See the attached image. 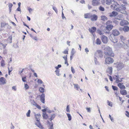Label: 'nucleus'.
<instances>
[{
	"label": "nucleus",
	"mask_w": 129,
	"mask_h": 129,
	"mask_svg": "<svg viewBox=\"0 0 129 129\" xmlns=\"http://www.w3.org/2000/svg\"><path fill=\"white\" fill-rule=\"evenodd\" d=\"M104 53L106 55L112 57L114 56V54L112 51V49L109 47H105L104 48Z\"/></svg>",
	"instance_id": "1"
},
{
	"label": "nucleus",
	"mask_w": 129,
	"mask_h": 129,
	"mask_svg": "<svg viewBox=\"0 0 129 129\" xmlns=\"http://www.w3.org/2000/svg\"><path fill=\"white\" fill-rule=\"evenodd\" d=\"M96 28L94 27H92L91 28H90L89 29V31L91 33L93 36V45H95V43L94 41L95 40V37L96 36L94 34V32L95 31H96Z\"/></svg>",
	"instance_id": "2"
},
{
	"label": "nucleus",
	"mask_w": 129,
	"mask_h": 129,
	"mask_svg": "<svg viewBox=\"0 0 129 129\" xmlns=\"http://www.w3.org/2000/svg\"><path fill=\"white\" fill-rule=\"evenodd\" d=\"M105 62L106 64H109L113 62L114 60L112 58L109 57H108L105 58Z\"/></svg>",
	"instance_id": "3"
},
{
	"label": "nucleus",
	"mask_w": 129,
	"mask_h": 129,
	"mask_svg": "<svg viewBox=\"0 0 129 129\" xmlns=\"http://www.w3.org/2000/svg\"><path fill=\"white\" fill-rule=\"evenodd\" d=\"M106 4L107 5H110L111 4H112V5H114L115 4L117 3L114 0H106Z\"/></svg>",
	"instance_id": "4"
},
{
	"label": "nucleus",
	"mask_w": 129,
	"mask_h": 129,
	"mask_svg": "<svg viewBox=\"0 0 129 129\" xmlns=\"http://www.w3.org/2000/svg\"><path fill=\"white\" fill-rule=\"evenodd\" d=\"M112 34L114 36H117L119 35L120 33L118 30L115 29L112 30Z\"/></svg>",
	"instance_id": "5"
},
{
	"label": "nucleus",
	"mask_w": 129,
	"mask_h": 129,
	"mask_svg": "<svg viewBox=\"0 0 129 129\" xmlns=\"http://www.w3.org/2000/svg\"><path fill=\"white\" fill-rule=\"evenodd\" d=\"M101 39L102 42L104 43H107L108 41V38L104 35L101 36Z\"/></svg>",
	"instance_id": "6"
},
{
	"label": "nucleus",
	"mask_w": 129,
	"mask_h": 129,
	"mask_svg": "<svg viewBox=\"0 0 129 129\" xmlns=\"http://www.w3.org/2000/svg\"><path fill=\"white\" fill-rule=\"evenodd\" d=\"M128 21L125 20H122L120 22V25L122 26L128 25Z\"/></svg>",
	"instance_id": "7"
},
{
	"label": "nucleus",
	"mask_w": 129,
	"mask_h": 129,
	"mask_svg": "<svg viewBox=\"0 0 129 129\" xmlns=\"http://www.w3.org/2000/svg\"><path fill=\"white\" fill-rule=\"evenodd\" d=\"M45 94L44 93H42L40 96V100L41 102L43 103H45Z\"/></svg>",
	"instance_id": "8"
},
{
	"label": "nucleus",
	"mask_w": 129,
	"mask_h": 129,
	"mask_svg": "<svg viewBox=\"0 0 129 129\" xmlns=\"http://www.w3.org/2000/svg\"><path fill=\"white\" fill-rule=\"evenodd\" d=\"M37 121V122H35V123L36 125L41 129H44V128L43 127V126L41 124L40 121Z\"/></svg>",
	"instance_id": "9"
},
{
	"label": "nucleus",
	"mask_w": 129,
	"mask_h": 129,
	"mask_svg": "<svg viewBox=\"0 0 129 129\" xmlns=\"http://www.w3.org/2000/svg\"><path fill=\"white\" fill-rule=\"evenodd\" d=\"M113 26L112 24L108 25L106 27V29L108 31H110L113 28Z\"/></svg>",
	"instance_id": "10"
},
{
	"label": "nucleus",
	"mask_w": 129,
	"mask_h": 129,
	"mask_svg": "<svg viewBox=\"0 0 129 129\" xmlns=\"http://www.w3.org/2000/svg\"><path fill=\"white\" fill-rule=\"evenodd\" d=\"M116 78L115 80V82L117 83H120V82H121L122 81V79L124 78H121L120 79L117 76H116Z\"/></svg>",
	"instance_id": "11"
},
{
	"label": "nucleus",
	"mask_w": 129,
	"mask_h": 129,
	"mask_svg": "<svg viewBox=\"0 0 129 129\" xmlns=\"http://www.w3.org/2000/svg\"><path fill=\"white\" fill-rule=\"evenodd\" d=\"M0 84H4L6 83L5 79L3 77H1L0 78Z\"/></svg>",
	"instance_id": "12"
},
{
	"label": "nucleus",
	"mask_w": 129,
	"mask_h": 129,
	"mask_svg": "<svg viewBox=\"0 0 129 129\" xmlns=\"http://www.w3.org/2000/svg\"><path fill=\"white\" fill-rule=\"evenodd\" d=\"M35 116L36 121H40V119H39V118L41 116V114L40 113L35 114Z\"/></svg>",
	"instance_id": "13"
},
{
	"label": "nucleus",
	"mask_w": 129,
	"mask_h": 129,
	"mask_svg": "<svg viewBox=\"0 0 129 129\" xmlns=\"http://www.w3.org/2000/svg\"><path fill=\"white\" fill-rule=\"evenodd\" d=\"M90 19L92 21H95L97 19V16L95 14L91 15V16Z\"/></svg>",
	"instance_id": "14"
},
{
	"label": "nucleus",
	"mask_w": 129,
	"mask_h": 129,
	"mask_svg": "<svg viewBox=\"0 0 129 129\" xmlns=\"http://www.w3.org/2000/svg\"><path fill=\"white\" fill-rule=\"evenodd\" d=\"M91 14L89 13H87L85 14L84 15V17L85 18H90L91 16Z\"/></svg>",
	"instance_id": "15"
},
{
	"label": "nucleus",
	"mask_w": 129,
	"mask_h": 129,
	"mask_svg": "<svg viewBox=\"0 0 129 129\" xmlns=\"http://www.w3.org/2000/svg\"><path fill=\"white\" fill-rule=\"evenodd\" d=\"M118 14L117 12L115 11H113L112 13L110 14L109 16L110 17H115Z\"/></svg>",
	"instance_id": "16"
},
{
	"label": "nucleus",
	"mask_w": 129,
	"mask_h": 129,
	"mask_svg": "<svg viewBox=\"0 0 129 129\" xmlns=\"http://www.w3.org/2000/svg\"><path fill=\"white\" fill-rule=\"evenodd\" d=\"M122 83H119L118 84V86L120 89H125V86L123 85Z\"/></svg>",
	"instance_id": "17"
},
{
	"label": "nucleus",
	"mask_w": 129,
	"mask_h": 129,
	"mask_svg": "<svg viewBox=\"0 0 129 129\" xmlns=\"http://www.w3.org/2000/svg\"><path fill=\"white\" fill-rule=\"evenodd\" d=\"M123 30L125 32H128L129 31V27L128 26H124L123 28Z\"/></svg>",
	"instance_id": "18"
},
{
	"label": "nucleus",
	"mask_w": 129,
	"mask_h": 129,
	"mask_svg": "<svg viewBox=\"0 0 129 129\" xmlns=\"http://www.w3.org/2000/svg\"><path fill=\"white\" fill-rule=\"evenodd\" d=\"M42 116L43 118L45 119H47L48 117V116L46 114V112L43 113Z\"/></svg>",
	"instance_id": "19"
},
{
	"label": "nucleus",
	"mask_w": 129,
	"mask_h": 129,
	"mask_svg": "<svg viewBox=\"0 0 129 129\" xmlns=\"http://www.w3.org/2000/svg\"><path fill=\"white\" fill-rule=\"evenodd\" d=\"M98 54L99 56L100 57H102L103 56V53L102 50H99L97 51Z\"/></svg>",
	"instance_id": "20"
},
{
	"label": "nucleus",
	"mask_w": 129,
	"mask_h": 129,
	"mask_svg": "<svg viewBox=\"0 0 129 129\" xmlns=\"http://www.w3.org/2000/svg\"><path fill=\"white\" fill-rule=\"evenodd\" d=\"M7 44H4L2 43H0V49H2L3 48H5Z\"/></svg>",
	"instance_id": "21"
},
{
	"label": "nucleus",
	"mask_w": 129,
	"mask_h": 129,
	"mask_svg": "<svg viewBox=\"0 0 129 129\" xmlns=\"http://www.w3.org/2000/svg\"><path fill=\"white\" fill-rule=\"evenodd\" d=\"M120 93L122 95H125L127 94V92L125 90H121Z\"/></svg>",
	"instance_id": "22"
},
{
	"label": "nucleus",
	"mask_w": 129,
	"mask_h": 129,
	"mask_svg": "<svg viewBox=\"0 0 129 129\" xmlns=\"http://www.w3.org/2000/svg\"><path fill=\"white\" fill-rule=\"evenodd\" d=\"M101 20L105 21L107 20V18L105 16H101Z\"/></svg>",
	"instance_id": "23"
},
{
	"label": "nucleus",
	"mask_w": 129,
	"mask_h": 129,
	"mask_svg": "<svg viewBox=\"0 0 129 129\" xmlns=\"http://www.w3.org/2000/svg\"><path fill=\"white\" fill-rule=\"evenodd\" d=\"M9 12H11V8L13 5L11 3H9Z\"/></svg>",
	"instance_id": "24"
},
{
	"label": "nucleus",
	"mask_w": 129,
	"mask_h": 129,
	"mask_svg": "<svg viewBox=\"0 0 129 129\" xmlns=\"http://www.w3.org/2000/svg\"><path fill=\"white\" fill-rule=\"evenodd\" d=\"M44 89L42 87H40L39 88V91L40 92L43 93L44 92Z\"/></svg>",
	"instance_id": "25"
},
{
	"label": "nucleus",
	"mask_w": 129,
	"mask_h": 129,
	"mask_svg": "<svg viewBox=\"0 0 129 129\" xmlns=\"http://www.w3.org/2000/svg\"><path fill=\"white\" fill-rule=\"evenodd\" d=\"M92 5L93 6L97 5V0H92Z\"/></svg>",
	"instance_id": "26"
},
{
	"label": "nucleus",
	"mask_w": 129,
	"mask_h": 129,
	"mask_svg": "<svg viewBox=\"0 0 129 129\" xmlns=\"http://www.w3.org/2000/svg\"><path fill=\"white\" fill-rule=\"evenodd\" d=\"M67 115L68 118V120L70 121L72 119L71 116L70 114L69 113H67Z\"/></svg>",
	"instance_id": "27"
},
{
	"label": "nucleus",
	"mask_w": 129,
	"mask_h": 129,
	"mask_svg": "<svg viewBox=\"0 0 129 129\" xmlns=\"http://www.w3.org/2000/svg\"><path fill=\"white\" fill-rule=\"evenodd\" d=\"M110 39L114 43H116L118 42V40L117 39H111V38H110Z\"/></svg>",
	"instance_id": "28"
},
{
	"label": "nucleus",
	"mask_w": 129,
	"mask_h": 129,
	"mask_svg": "<svg viewBox=\"0 0 129 129\" xmlns=\"http://www.w3.org/2000/svg\"><path fill=\"white\" fill-rule=\"evenodd\" d=\"M55 117V115L54 114H53L51 115V117L50 118V119L51 121L53 120L54 118Z\"/></svg>",
	"instance_id": "29"
},
{
	"label": "nucleus",
	"mask_w": 129,
	"mask_h": 129,
	"mask_svg": "<svg viewBox=\"0 0 129 129\" xmlns=\"http://www.w3.org/2000/svg\"><path fill=\"white\" fill-rule=\"evenodd\" d=\"M7 24H6L5 23H1V27L2 28L5 27V26Z\"/></svg>",
	"instance_id": "30"
},
{
	"label": "nucleus",
	"mask_w": 129,
	"mask_h": 129,
	"mask_svg": "<svg viewBox=\"0 0 129 129\" xmlns=\"http://www.w3.org/2000/svg\"><path fill=\"white\" fill-rule=\"evenodd\" d=\"M1 66L3 67L5 65V61L4 60H2L1 61Z\"/></svg>",
	"instance_id": "31"
},
{
	"label": "nucleus",
	"mask_w": 129,
	"mask_h": 129,
	"mask_svg": "<svg viewBox=\"0 0 129 129\" xmlns=\"http://www.w3.org/2000/svg\"><path fill=\"white\" fill-rule=\"evenodd\" d=\"M96 53H95L94 54V61L95 64H96L97 59L96 58Z\"/></svg>",
	"instance_id": "32"
},
{
	"label": "nucleus",
	"mask_w": 129,
	"mask_h": 129,
	"mask_svg": "<svg viewBox=\"0 0 129 129\" xmlns=\"http://www.w3.org/2000/svg\"><path fill=\"white\" fill-rule=\"evenodd\" d=\"M55 72H56V74L58 76H59L60 75L59 73V71L58 70L56 69L55 71Z\"/></svg>",
	"instance_id": "33"
},
{
	"label": "nucleus",
	"mask_w": 129,
	"mask_h": 129,
	"mask_svg": "<svg viewBox=\"0 0 129 129\" xmlns=\"http://www.w3.org/2000/svg\"><path fill=\"white\" fill-rule=\"evenodd\" d=\"M30 110H29L26 114V116L27 117H29L30 116Z\"/></svg>",
	"instance_id": "34"
},
{
	"label": "nucleus",
	"mask_w": 129,
	"mask_h": 129,
	"mask_svg": "<svg viewBox=\"0 0 129 129\" xmlns=\"http://www.w3.org/2000/svg\"><path fill=\"white\" fill-rule=\"evenodd\" d=\"M74 88H76V89L78 90V88H80V87L77 84H74Z\"/></svg>",
	"instance_id": "35"
},
{
	"label": "nucleus",
	"mask_w": 129,
	"mask_h": 129,
	"mask_svg": "<svg viewBox=\"0 0 129 129\" xmlns=\"http://www.w3.org/2000/svg\"><path fill=\"white\" fill-rule=\"evenodd\" d=\"M75 53V52L74 51V48L72 49L71 52V54L73 55Z\"/></svg>",
	"instance_id": "36"
},
{
	"label": "nucleus",
	"mask_w": 129,
	"mask_h": 129,
	"mask_svg": "<svg viewBox=\"0 0 129 129\" xmlns=\"http://www.w3.org/2000/svg\"><path fill=\"white\" fill-rule=\"evenodd\" d=\"M97 31L98 33L100 35L103 34H104V32L102 31H101L98 30H97Z\"/></svg>",
	"instance_id": "37"
},
{
	"label": "nucleus",
	"mask_w": 129,
	"mask_h": 129,
	"mask_svg": "<svg viewBox=\"0 0 129 129\" xmlns=\"http://www.w3.org/2000/svg\"><path fill=\"white\" fill-rule=\"evenodd\" d=\"M107 102L109 106H110L111 107H112V103L111 102H110L109 101H108Z\"/></svg>",
	"instance_id": "38"
},
{
	"label": "nucleus",
	"mask_w": 129,
	"mask_h": 129,
	"mask_svg": "<svg viewBox=\"0 0 129 129\" xmlns=\"http://www.w3.org/2000/svg\"><path fill=\"white\" fill-rule=\"evenodd\" d=\"M99 9L102 11H104L105 10L104 8L102 6H100L99 8Z\"/></svg>",
	"instance_id": "39"
},
{
	"label": "nucleus",
	"mask_w": 129,
	"mask_h": 129,
	"mask_svg": "<svg viewBox=\"0 0 129 129\" xmlns=\"http://www.w3.org/2000/svg\"><path fill=\"white\" fill-rule=\"evenodd\" d=\"M113 89L114 90H118V88L116 86H112Z\"/></svg>",
	"instance_id": "40"
},
{
	"label": "nucleus",
	"mask_w": 129,
	"mask_h": 129,
	"mask_svg": "<svg viewBox=\"0 0 129 129\" xmlns=\"http://www.w3.org/2000/svg\"><path fill=\"white\" fill-rule=\"evenodd\" d=\"M46 111L47 112L49 113H51V111H50L48 107H47L46 108Z\"/></svg>",
	"instance_id": "41"
},
{
	"label": "nucleus",
	"mask_w": 129,
	"mask_h": 129,
	"mask_svg": "<svg viewBox=\"0 0 129 129\" xmlns=\"http://www.w3.org/2000/svg\"><path fill=\"white\" fill-rule=\"evenodd\" d=\"M101 43V40L98 38H97V44H100Z\"/></svg>",
	"instance_id": "42"
},
{
	"label": "nucleus",
	"mask_w": 129,
	"mask_h": 129,
	"mask_svg": "<svg viewBox=\"0 0 129 129\" xmlns=\"http://www.w3.org/2000/svg\"><path fill=\"white\" fill-rule=\"evenodd\" d=\"M120 38L121 41H124L125 40L124 37L122 36H120Z\"/></svg>",
	"instance_id": "43"
},
{
	"label": "nucleus",
	"mask_w": 129,
	"mask_h": 129,
	"mask_svg": "<svg viewBox=\"0 0 129 129\" xmlns=\"http://www.w3.org/2000/svg\"><path fill=\"white\" fill-rule=\"evenodd\" d=\"M37 82L39 83H40L41 84L43 83V82L42 80L40 79H38Z\"/></svg>",
	"instance_id": "44"
},
{
	"label": "nucleus",
	"mask_w": 129,
	"mask_h": 129,
	"mask_svg": "<svg viewBox=\"0 0 129 129\" xmlns=\"http://www.w3.org/2000/svg\"><path fill=\"white\" fill-rule=\"evenodd\" d=\"M108 69L110 73H112V68L111 67H109L108 68Z\"/></svg>",
	"instance_id": "45"
},
{
	"label": "nucleus",
	"mask_w": 129,
	"mask_h": 129,
	"mask_svg": "<svg viewBox=\"0 0 129 129\" xmlns=\"http://www.w3.org/2000/svg\"><path fill=\"white\" fill-rule=\"evenodd\" d=\"M61 67V66L60 64H58L57 65V66L56 67H55V68L57 70H58V68H60Z\"/></svg>",
	"instance_id": "46"
},
{
	"label": "nucleus",
	"mask_w": 129,
	"mask_h": 129,
	"mask_svg": "<svg viewBox=\"0 0 129 129\" xmlns=\"http://www.w3.org/2000/svg\"><path fill=\"white\" fill-rule=\"evenodd\" d=\"M126 115L128 117H129V112L127 111H125Z\"/></svg>",
	"instance_id": "47"
},
{
	"label": "nucleus",
	"mask_w": 129,
	"mask_h": 129,
	"mask_svg": "<svg viewBox=\"0 0 129 129\" xmlns=\"http://www.w3.org/2000/svg\"><path fill=\"white\" fill-rule=\"evenodd\" d=\"M66 111L68 112H70V111L69 110V105H68L67 106V108H66Z\"/></svg>",
	"instance_id": "48"
},
{
	"label": "nucleus",
	"mask_w": 129,
	"mask_h": 129,
	"mask_svg": "<svg viewBox=\"0 0 129 129\" xmlns=\"http://www.w3.org/2000/svg\"><path fill=\"white\" fill-rule=\"evenodd\" d=\"M52 8L55 11V12L56 13H57V10L56 7H53Z\"/></svg>",
	"instance_id": "49"
},
{
	"label": "nucleus",
	"mask_w": 129,
	"mask_h": 129,
	"mask_svg": "<svg viewBox=\"0 0 129 129\" xmlns=\"http://www.w3.org/2000/svg\"><path fill=\"white\" fill-rule=\"evenodd\" d=\"M25 87L26 89H27L29 88V86L27 84H25Z\"/></svg>",
	"instance_id": "50"
},
{
	"label": "nucleus",
	"mask_w": 129,
	"mask_h": 129,
	"mask_svg": "<svg viewBox=\"0 0 129 129\" xmlns=\"http://www.w3.org/2000/svg\"><path fill=\"white\" fill-rule=\"evenodd\" d=\"M50 126L49 128V129H53V124L52 123L50 124Z\"/></svg>",
	"instance_id": "51"
},
{
	"label": "nucleus",
	"mask_w": 129,
	"mask_h": 129,
	"mask_svg": "<svg viewBox=\"0 0 129 129\" xmlns=\"http://www.w3.org/2000/svg\"><path fill=\"white\" fill-rule=\"evenodd\" d=\"M71 71L74 74L75 73V70L72 67H71Z\"/></svg>",
	"instance_id": "52"
},
{
	"label": "nucleus",
	"mask_w": 129,
	"mask_h": 129,
	"mask_svg": "<svg viewBox=\"0 0 129 129\" xmlns=\"http://www.w3.org/2000/svg\"><path fill=\"white\" fill-rule=\"evenodd\" d=\"M36 106L37 108H38L39 109H41V106L38 105L37 104L36 105Z\"/></svg>",
	"instance_id": "53"
},
{
	"label": "nucleus",
	"mask_w": 129,
	"mask_h": 129,
	"mask_svg": "<svg viewBox=\"0 0 129 129\" xmlns=\"http://www.w3.org/2000/svg\"><path fill=\"white\" fill-rule=\"evenodd\" d=\"M85 51L86 52L87 54H88V52H89V51L87 48H86L85 49Z\"/></svg>",
	"instance_id": "54"
},
{
	"label": "nucleus",
	"mask_w": 129,
	"mask_h": 129,
	"mask_svg": "<svg viewBox=\"0 0 129 129\" xmlns=\"http://www.w3.org/2000/svg\"><path fill=\"white\" fill-rule=\"evenodd\" d=\"M67 55H66L65 56L63 57V58L65 60H67Z\"/></svg>",
	"instance_id": "55"
},
{
	"label": "nucleus",
	"mask_w": 129,
	"mask_h": 129,
	"mask_svg": "<svg viewBox=\"0 0 129 129\" xmlns=\"http://www.w3.org/2000/svg\"><path fill=\"white\" fill-rule=\"evenodd\" d=\"M86 110H87L88 112H90L91 111V110H90V108H86Z\"/></svg>",
	"instance_id": "56"
},
{
	"label": "nucleus",
	"mask_w": 129,
	"mask_h": 129,
	"mask_svg": "<svg viewBox=\"0 0 129 129\" xmlns=\"http://www.w3.org/2000/svg\"><path fill=\"white\" fill-rule=\"evenodd\" d=\"M23 70H24V69H22V70H21V71H19V74L20 75H21V73H22V72H23Z\"/></svg>",
	"instance_id": "57"
},
{
	"label": "nucleus",
	"mask_w": 129,
	"mask_h": 129,
	"mask_svg": "<svg viewBox=\"0 0 129 129\" xmlns=\"http://www.w3.org/2000/svg\"><path fill=\"white\" fill-rule=\"evenodd\" d=\"M63 53L64 54H68V51L67 50H65L64 52H63Z\"/></svg>",
	"instance_id": "58"
},
{
	"label": "nucleus",
	"mask_w": 129,
	"mask_h": 129,
	"mask_svg": "<svg viewBox=\"0 0 129 129\" xmlns=\"http://www.w3.org/2000/svg\"><path fill=\"white\" fill-rule=\"evenodd\" d=\"M42 111L43 112V113L46 112V108L43 109H42Z\"/></svg>",
	"instance_id": "59"
},
{
	"label": "nucleus",
	"mask_w": 129,
	"mask_h": 129,
	"mask_svg": "<svg viewBox=\"0 0 129 129\" xmlns=\"http://www.w3.org/2000/svg\"><path fill=\"white\" fill-rule=\"evenodd\" d=\"M121 6L122 8V9H123L124 10H125L126 9V8L124 6V5H121Z\"/></svg>",
	"instance_id": "60"
},
{
	"label": "nucleus",
	"mask_w": 129,
	"mask_h": 129,
	"mask_svg": "<svg viewBox=\"0 0 129 129\" xmlns=\"http://www.w3.org/2000/svg\"><path fill=\"white\" fill-rule=\"evenodd\" d=\"M12 89H14L15 91L16 90V87L15 86H13L12 87Z\"/></svg>",
	"instance_id": "61"
},
{
	"label": "nucleus",
	"mask_w": 129,
	"mask_h": 129,
	"mask_svg": "<svg viewBox=\"0 0 129 129\" xmlns=\"http://www.w3.org/2000/svg\"><path fill=\"white\" fill-rule=\"evenodd\" d=\"M29 13H30L32 11L33 9L31 8H29L28 9Z\"/></svg>",
	"instance_id": "62"
},
{
	"label": "nucleus",
	"mask_w": 129,
	"mask_h": 129,
	"mask_svg": "<svg viewBox=\"0 0 129 129\" xmlns=\"http://www.w3.org/2000/svg\"><path fill=\"white\" fill-rule=\"evenodd\" d=\"M109 79L111 81H113V79H112V77L111 76H109Z\"/></svg>",
	"instance_id": "63"
},
{
	"label": "nucleus",
	"mask_w": 129,
	"mask_h": 129,
	"mask_svg": "<svg viewBox=\"0 0 129 129\" xmlns=\"http://www.w3.org/2000/svg\"><path fill=\"white\" fill-rule=\"evenodd\" d=\"M25 77H22V80L23 82H25L26 81V80H25Z\"/></svg>",
	"instance_id": "64"
}]
</instances>
